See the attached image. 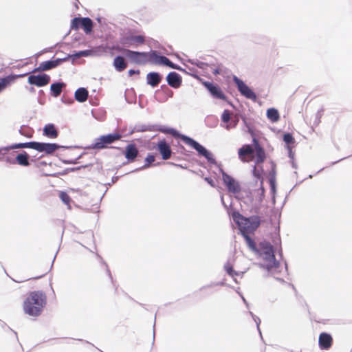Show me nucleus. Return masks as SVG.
<instances>
[{
  "label": "nucleus",
  "mask_w": 352,
  "mask_h": 352,
  "mask_svg": "<svg viewBox=\"0 0 352 352\" xmlns=\"http://www.w3.org/2000/svg\"><path fill=\"white\" fill-rule=\"evenodd\" d=\"M155 126H156L155 131H160L164 134H170L175 139L182 140L186 144L195 149L199 156L204 157L209 164L213 165L217 164L212 153L192 138L182 133L173 127L159 124H155Z\"/></svg>",
  "instance_id": "1"
},
{
  "label": "nucleus",
  "mask_w": 352,
  "mask_h": 352,
  "mask_svg": "<svg viewBox=\"0 0 352 352\" xmlns=\"http://www.w3.org/2000/svg\"><path fill=\"white\" fill-rule=\"evenodd\" d=\"M243 239L245 241L248 248L258 256H261L267 262H271L274 269L280 267V262L276 258V249L270 242L262 241L257 245L255 241L250 236L245 234Z\"/></svg>",
  "instance_id": "2"
},
{
  "label": "nucleus",
  "mask_w": 352,
  "mask_h": 352,
  "mask_svg": "<svg viewBox=\"0 0 352 352\" xmlns=\"http://www.w3.org/2000/svg\"><path fill=\"white\" fill-rule=\"evenodd\" d=\"M47 304V296L41 290L30 292L23 302V307L25 314L38 317L41 315Z\"/></svg>",
  "instance_id": "3"
},
{
  "label": "nucleus",
  "mask_w": 352,
  "mask_h": 352,
  "mask_svg": "<svg viewBox=\"0 0 352 352\" xmlns=\"http://www.w3.org/2000/svg\"><path fill=\"white\" fill-rule=\"evenodd\" d=\"M232 218L239 226V234L243 237V234L249 236L248 233H254L261 225L260 217L257 215L245 217L239 211H234L232 214Z\"/></svg>",
  "instance_id": "4"
},
{
  "label": "nucleus",
  "mask_w": 352,
  "mask_h": 352,
  "mask_svg": "<svg viewBox=\"0 0 352 352\" xmlns=\"http://www.w3.org/2000/svg\"><path fill=\"white\" fill-rule=\"evenodd\" d=\"M248 155L254 158L255 165H262L267 157L264 148L254 150L250 144H244L238 149L239 158L242 162H245L243 157Z\"/></svg>",
  "instance_id": "5"
},
{
  "label": "nucleus",
  "mask_w": 352,
  "mask_h": 352,
  "mask_svg": "<svg viewBox=\"0 0 352 352\" xmlns=\"http://www.w3.org/2000/svg\"><path fill=\"white\" fill-rule=\"evenodd\" d=\"M121 135L118 133H111L106 135H102L100 137L95 138L93 143L87 146L85 149H97L101 150L109 148V145L114 143L120 140Z\"/></svg>",
  "instance_id": "6"
},
{
  "label": "nucleus",
  "mask_w": 352,
  "mask_h": 352,
  "mask_svg": "<svg viewBox=\"0 0 352 352\" xmlns=\"http://www.w3.org/2000/svg\"><path fill=\"white\" fill-rule=\"evenodd\" d=\"M70 149L77 148L76 146H63L57 143L41 142L35 141L34 150L40 153H44L47 155H52L54 151L59 148Z\"/></svg>",
  "instance_id": "7"
},
{
  "label": "nucleus",
  "mask_w": 352,
  "mask_h": 352,
  "mask_svg": "<svg viewBox=\"0 0 352 352\" xmlns=\"http://www.w3.org/2000/svg\"><path fill=\"white\" fill-rule=\"evenodd\" d=\"M232 80L241 96L253 102L257 101L258 98L256 93L243 80L235 75L233 76Z\"/></svg>",
  "instance_id": "8"
},
{
  "label": "nucleus",
  "mask_w": 352,
  "mask_h": 352,
  "mask_svg": "<svg viewBox=\"0 0 352 352\" xmlns=\"http://www.w3.org/2000/svg\"><path fill=\"white\" fill-rule=\"evenodd\" d=\"M145 43V36L142 34H133L128 32L124 36L120 38V43L127 47H138Z\"/></svg>",
  "instance_id": "9"
},
{
  "label": "nucleus",
  "mask_w": 352,
  "mask_h": 352,
  "mask_svg": "<svg viewBox=\"0 0 352 352\" xmlns=\"http://www.w3.org/2000/svg\"><path fill=\"white\" fill-rule=\"evenodd\" d=\"M265 196V189L263 185L262 181H261V185H259V188L254 190V192L252 191H248L247 192V198L249 199L250 204L258 210L260 209Z\"/></svg>",
  "instance_id": "10"
},
{
  "label": "nucleus",
  "mask_w": 352,
  "mask_h": 352,
  "mask_svg": "<svg viewBox=\"0 0 352 352\" xmlns=\"http://www.w3.org/2000/svg\"><path fill=\"white\" fill-rule=\"evenodd\" d=\"M124 55L131 63L144 65L148 61V54L146 52L134 51L129 49L124 50Z\"/></svg>",
  "instance_id": "11"
},
{
  "label": "nucleus",
  "mask_w": 352,
  "mask_h": 352,
  "mask_svg": "<svg viewBox=\"0 0 352 352\" xmlns=\"http://www.w3.org/2000/svg\"><path fill=\"white\" fill-rule=\"evenodd\" d=\"M201 84L213 98L222 100L223 101L228 100V97L218 84L212 81L207 80H202Z\"/></svg>",
  "instance_id": "12"
},
{
  "label": "nucleus",
  "mask_w": 352,
  "mask_h": 352,
  "mask_svg": "<svg viewBox=\"0 0 352 352\" xmlns=\"http://www.w3.org/2000/svg\"><path fill=\"white\" fill-rule=\"evenodd\" d=\"M220 172L222 175L223 183L227 190L233 194L239 193L241 190V186L239 182L232 176L226 173L222 168H220Z\"/></svg>",
  "instance_id": "13"
},
{
  "label": "nucleus",
  "mask_w": 352,
  "mask_h": 352,
  "mask_svg": "<svg viewBox=\"0 0 352 352\" xmlns=\"http://www.w3.org/2000/svg\"><path fill=\"white\" fill-rule=\"evenodd\" d=\"M51 77L45 73L38 74H30L28 78V82L32 86L43 87L50 82Z\"/></svg>",
  "instance_id": "14"
},
{
  "label": "nucleus",
  "mask_w": 352,
  "mask_h": 352,
  "mask_svg": "<svg viewBox=\"0 0 352 352\" xmlns=\"http://www.w3.org/2000/svg\"><path fill=\"white\" fill-rule=\"evenodd\" d=\"M122 153L126 159V162L122 163V165L124 166L129 163L133 162L136 160L138 155V149L136 144L132 142L128 144Z\"/></svg>",
  "instance_id": "15"
},
{
  "label": "nucleus",
  "mask_w": 352,
  "mask_h": 352,
  "mask_svg": "<svg viewBox=\"0 0 352 352\" xmlns=\"http://www.w3.org/2000/svg\"><path fill=\"white\" fill-rule=\"evenodd\" d=\"M7 163L10 164H19L22 166H28L30 164V155L26 151H23L16 154L14 158H8Z\"/></svg>",
  "instance_id": "16"
},
{
  "label": "nucleus",
  "mask_w": 352,
  "mask_h": 352,
  "mask_svg": "<svg viewBox=\"0 0 352 352\" xmlns=\"http://www.w3.org/2000/svg\"><path fill=\"white\" fill-rule=\"evenodd\" d=\"M156 148L159 151L163 160H168L172 154L170 144L165 139L160 140L156 144Z\"/></svg>",
  "instance_id": "17"
},
{
  "label": "nucleus",
  "mask_w": 352,
  "mask_h": 352,
  "mask_svg": "<svg viewBox=\"0 0 352 352\" xmlns=\"http://www.w3.org/2000/svg\"><path fill=\"white\" fill-rule=\"evenodd\" d=\"M148 61L153 65H165L166 60H167V57L161 54L159 52L156 50H151L150 52H148Z\"/></svg>",
  "instance_id": "18"
},
{
  "label": "nucleus",
  "mask_w": 352,
  "mask_h": 352,
  "mask_svg": "<svg viewBox=\"0 0 352 352\" xmlns=\"http://www.w3.org/2000/svg\"><path fill=\"white\" fill-rule=\"evenodd\" d=\"M168 86L173 89H178L182 84V76L176 72H170L166 77Z\"/></svg>",
  "instance_id": "19"
},
{
  "label": "nucleus",
  "mask_w": 352,
  "mask_h": 352,
  "mask_svg": "<svg viewBox=\"0 0 352 352\" xmlns=\"http://www.w3.org/2000/svg\"><path fill=\"white\" fill-rule=\"evenodd\" d=\"M163 76L157 72H150L146 75V84L155 88L162 82Z\"/></svg>",
  "instance_id": "20"
},
{
  "label": "nucleus",
  "mask_w": 352,
  "mask_h": 352,
  "mask_svg": "<svg viewBox=\"0 0 352 352\" xmlns=\"http://www.w3.org/2000/svg\"><path fill=\"white\" fill-rule=\"evenodd\" d=\"M333 342V338L330 333L322 332L319 336L318 345L320 349L327 350L329 349Z\"/></svg>",
  "instance_id": "21"
},
{
  "label": "nucleus",
  "mask_w": 352,
  "mask_h": 352,
  "mask_svg": "<svg viewBox=\"0 0 352 352\" xmlns=\"http://www.w3.org/2000/svg\"><path fill=\"white\" fill-rule=\"evenodd\" d=\"M43 135L50 139H55L59 135V131L53 123L46 124L43 129Z\"/></svg>",
  "instance_id": "22"
},
{
  "label": "nucleus",
  "mask_w": 352,
  "mask_h": 352,
  "mask_svg": "<svg viewBox=\"0 0 352 352\" xmlns=\"http://www.w3.org/2000/svg\"><path fill=\"white\" fill-rule=\"evenodd\" d=\"M66 87V83L62 80L55 81L50 85V94L54 98H58L62 91L63 88Z\"/></svg>",
  "instance_id": "23"
},
{
  "label": "nucleus",
  "mask_w": 352,
  "mask_h": 352,
  "mask_svg": "<svg viewBox=\"0 0 352 352\" xmlns=\"http://www.w3.org/2000/svg\"><path fill=\"white\" fill-rule=\"evenodd\" d=\"M113 66L116 71L118 72H122L126 68L127 63L124 61L122 56L117 55L113 59Z\"/></svg>",
  "instance_id": "24"
},
{
  "label": "nucleus",
  "mask_w": 352,
  "mask_h": 352,
  "mask_svg": "<svg viewBox=\"0 0 352 352\" xmlns=\"http://www.w3.org/2000/svg\"><path fill=\"white\" fill-rule=\"evenodd\" d=\"M89 92L85 87L78 88L74 93V98L79 102H84L87 100Z\"/></svg>",
  "instance_id": "25"
},
{
  "label": "nucleus",
  "mask_w": 352,
  "mask_h": 352,
  "mask_svg": "<svg viewBox=\"0 0 352 352\" xmlns=\"http://www.w3.org/2000/svg\"><path fill=\"white\" fill-rule=\"evenodd\" d=\"M81 28L87 35L93 32L94 21L88 16L82 17Z\"/></svg>",
  "instance_id": "26"
},
{
  "label": "nucleus",
  "mask_w": 352,
  "mask_h": 352,
  "mask_svg": "<svg viewBox=\"0 0 352 352\" xmlns=\"http://www.w3.org/2000/svg\"><path fill=\"white\" fill-rule=\"evenodd\" d=\"M252 173L254 178L255 179L256 183L259 182V183L261 184V181H262L263 182H264V170L262 165H257V167L256 166V165L254 166L252 170Z\"/></svg>",
  "instance_id": "27"
},
{
  "label": "nucleus",
  "mask_w": 352,
  "mask_h": 352,
  "mask_svg": "<svg viewBox=\"0 0 352 352\" xmlns=\"http://www.w3.org/2000/svg\"><path fill=\"white\" fill-rule=\"evenodd\" d=\"M60 65V60L57 58H54V56L52 59L43 61L41 63V68L43 67L45 71H49L52 69H54Z\"/></svg>",
  "instance_id": "28"
},
{
  "label": "nucleus",
  "mask_w": 352,
  "mask_h": 352,
  "mask_svg": "<svg viewBox=\"0 0 352 352\" xmlns=\"http://www.w3.org/2000/svg\"><path fill=\"white\" fill-rule=\"evenodd\" d=\"M240 118H241V120L243 121V130L245 132L250 134L251 136L255 135L254 129L252 124L251 121L249 119H248L245 117V116L242 115V114H240Z\"/></svg>",
  "instance_id": "29"
},
{
  "label": "nucleus",
  "mask_w": 352,
  "mask_h": 352,
  "mask_svg": "<svg viewBox=\"0 0 352 352\" xmlns=\"http://www.w3.org/2000/svg\"><path fill=\"white\" fill-rule=\"evenodd\" d=\"M160 91H162L166 96V97L163 100L158 99L156 98V100L160 102H165L168 100V98L173 97V94H174L173 91L170 89H169L166 85H162L160 86V89H157L155 91V95L157 94L160 92Z\"/></svg>",
  "instance_id": "30"
},
{
  "label": "nucleus",
  "mask_w": 352,
  "mask_h": 352,
  "mask_svg": "<svg viewBox=\"0 0 352 352\" xmlns=\"http://www.w3.org/2000/svg\"><path fill=\"white\" fill-rule=\"evenodd\" d=\"M155 155H156V154L148 153V155H146V157L144 159V162H145L143 166H142L141 167L137 168L135 170H132L131 173L138 172V171L146 169V168H148L149 166H151V164L154 162L155 160Z\"/></svg>",
  "instance_id": "31"
},
{
  "label": "nucleus",
  "mask_w": 352,
  "mask_h": 352,
  "mask_svg": "<svg viewBox=\"0 0 352 352\" xmlns=\"http://www.w3.org/2000/svg\"><path fill=\"white\" fill-rule=\"evenodd\" d=\"M267 118L272 122H277L280 120V114L277 109L274 107L269 108L266 112Z\"/></svg>",
  "instance_id": "32"
},
{
  "label": "nucleus",
  "mask_w": 352,
  "mask_h": 352,
  "mask_svg": "<svg viewBox=\"0 0 352 352\" xmlns=\"http://www.w3.org/2000/svg\"><path fill=\"white\" fill-rule=\"evenodd\" d=\"M35 146V141H30L27 142H19L14 143L11 145H9V148L10 150L16 149V148H32L34 150Z\"/></svg>",
  "instance_id": "33"
},
{
  "label": "nucleus",
  "mask_w": 352,
  "mask_h": 352,
  "mask_svg": "<svg viewBox=\"0 0 352 352\" xmlns=\"http://www.w3.org/2000/svg\"><path fill=\"white\" fill-rule=\"evenodd\" d=\"M155 124H136L131 131L133 132H145V131H155Z\"/></svg>",
  "instance_id": "34"
},
{
  "label": "nucleus",
  "mask_w": 352,
  "mask_h": 352,
  "mask_svg": "<svg viewBox=\"0 0 352 352\" xmlns=\"http://www.w3.org/2000/svg\"><path fill=\"white\" fill-rule=\"evenodd\" d=\"M34 129L30 126L22 125L19 130V133L28 138H31L34 134Z\"/></svg>",
  "instance_id": "35"
},
{
  "label": "nucleus",
  "mask_w": 352,
  "mask_h": 352,
  "mask_svg": "<svg viewBox=\"0 0 352 352\" xmlns=\"http://www.w3.org/2000/svg\"><path fill=\"white\" fill-rule=\"evenodd\" d=\"M283 140L285 144V146H292L296 142L293 135L290 133H285L283 135Z\"/></svg>",
  "instance_id": "36"
},
{
  "label": "nucleus",
  "mask_w": 352,
  "mask_h": 352,
  "mask_svg": "<svg viewBox=\"0 0 352 352\" xmlns=\"http://www.w3.org/2000/svg\"><path fill=\"white\" fill-rule=\"evenodd\" d=\"M82 17L75 16L71 20L70 29L78 30L81 28Z\"/></svg>",
  "instance_id": "37"
},
{
  "label": "nucleus",
  "mask_w": 352,
  "mask_h": 352,
  "mask_svg": "<svg viewBox=\"0 0 352 352\" xmlns=\"http://www.w3.org/2000/svg\"><path fill=\"white\" fill-rule=\"evenodd\" d=\"M27 75H30V72H26V73H24V74H10V75H8L6 77L7 81L8 82L9 85H10L11 84H12L14 82H15L16 80H17L18 78H23Z\"/></svg>",
  "instance_id": "38"
},
{
  "label": "nucleus",
  "mask_w": 352,
  "mask_h": 352,
  "mask_svg": "<svg viewBox=\"0 0 352 352\" xmlns=\"http://www.w3.org/2000/svg\"><path fill=\"white\" fill-rule=\"evenodd\" d=\"M239 121V118L236 117L234 118H231L229 123L226 124H221V126L223 128H225L226 130H230L231 129L236 128L238 125Z\"/></svg>",
  "instance_id": "39"
},
{
  "label": "nucleus",
  "mask_w": 352,
  "mask_h": 352,
  "mask_svg": "<svg viewBox=\"0 0 352 352\" xmlns=\"http://www.w3.org/2000/svg\"><path fill=\"white\" fill-rule=\"evenodd\" d=\"M59 198L65 205H69L72 201L71 197L65 191L59 192Z\"/></svg>",
  "instance_id": "40"
},
{
  "label": "nucleus",
  "mask_w": 352,
  "mask_h": 352,
  "mask_svg": "<svg viewBox=\"0 0 352 352\" xmlns=\"http://www.w3.org/2000/svg\"><path fill=\"white\" fill-rule=\"evenodd\" d=\"M164 66L178 71L186 72V70L184 69H183L179 65L172 62L169 58H167V60H166V64Z\"/></svg>",
  "instance_id": "41"
},
{
  "label": "nucleus",
  "mask_w": 352,
  "mask_h": 352,
  "mask_svg": "<svg viewBox=\"0 0 352 352\" xmlns=\"http://www.w3.org/2000/svg\"><path fill=\"white\" fill-rule=\"evenodd\" d=\"M86 153L83 152L75 159L71 160H61V162L65 164H77L80 163V160L82 157Z\"/></svg>",
  "instance_id": "42"
},
{
  "label": "nucleus",
  "mask_w": 352,
  "mask_h": 352,
  "mask_svg": "<svg viewBox=\"0 0 352 352\" xmlns=\"http://www.w3.org/2000/svg\"><path fill=\"white\" fill-rule=\"evenodd\" d=\"M270 187V192L272 195H276V179L273 177L272 178L268 179Z\"/></svg>",
  "instance_id": "43"
},
{
  "label": "nucleus",
  "mask_w": 352,
  "mask_h": 352,
  "mask_svg": "<svg viewBox=\"0 0 352 352\" xmlns=\"http://www.w3.org/2000/svg\"><path fill=\"white\" fill-rule=\"evenodd\" d=\"M92 166H93V163L90 162V163H88L86 164L79 166L67 168V170H69V173L76 172V171L80 170L81 169H85L87 168H89Z\"/></svg>",
  "instance_id": "44"
},
{
  "label": "nucleus",
  "mask_w": 352,
  "mask_h": 352,
  "mask_svg": "<svg viewBox=\"0 0 352 352\" xmlns=\"http://www.w3.org/2000/svg\"><path fill=\"white\" fill-rule=\"evenodd\" d=\"M230 119L231 117L230 111L228 109H225L221 116V120L222 122L226 123V124H228Z\"/></svg>",
  "instance_id": "45"
},
{
  "label": "nucleus",
  "mask_w": 352,
  "mask_h": 352,
  "mask_svg": "<svg viewBox=\"0 0 352 352\" xmlns=\"http://www.w3.org/2000/svg\"><path fill=\"white\" fill-rule=\"evenodd\" d=\"M224 270L228 275L231 277H233V274H235V270L233 268V266L228 261L224 265Z\"/></svg>",
  "instance_id": "46"
},
{
  "label": "nucleus",
  "mask_w": 352,
  "mask_h": 352,
  "mask_svg": "<svg viewBox=\"0 0 352 352\" xmlns=\"http://www.w3.org/2000/svg\"><path fill=\"white\" fill-rule=\"evenodd\" d=\"M190 62L191 64L196 65L198 68L201 69H204L206 68V67L208 66V64L207 63L200 61L199 60H191Z\"/></svg>",
  "instance_id": "47"
},
{
  "label": "nucleus",
  "mask_w": 352,
  "mask_h": 352,
  "mask_svg": "<svg viewBox=\"0 0 352 352\" xmlns=\"http://www.w3.org/2000/svg\"><path fill=\"white\" fill-rule=\"evenodd\" d=\"M9 145L6 146L0 147V161H3L4 157L10 151Z\"/></svg>",
  "instance_id": "48"
},
{
  "label": "nucleus",
  "mask_w": 352,
  "mask_h": 352,
  "mask_svg": "<svg viewBox=\"0 0 352 352\" xmlns=\"http://www.w3.org/2000/svg\"><path fill=\"white\" fill-rule=\"evenodd\" d=\"M322 109H320L317 111V113L315 114L314 120L313 122V125L316 126H318L320 122V119L322 118Z\"/></svg>",
  "instance_id": "49"
},
{
  "label": "nucleus",
  "mask_w": 352,
  "mask_h": 352,
  "mask_svg": "<svg viewBox=\"0 0 352 352\" xmlns=\"http://www.w3.org/2000/svg\"><path fill=\"white\" fill-rule=\"evenodd\" d=\"M272 242L274 243V245H272L274 248H278L281 246V239L279 233L276 234L273 237Z\"/></svg>",
  "instance_id": "50"
},
{
  "label": "nucleus",
  "mask_w": 352,
  "mask_h": 352,
  "mask_svg": "<svg viewBox=\"0 0 352 352\" xmlns=\"http://www.w3.org/2000/svg\"><path fill=\"white\" fill-rule=\"evenodd\" d=\"M226 285V283L224 281H219V282H212L207 285H204L200 288V290H202L205 288H209L214 286H225Z\"/></svg>",
  "instance_id": "51"
},
{
  "label": "nucleus",
  "mask_w": 352,
  "mask_h": 352,
  "mask_svg": "<svg viewBox=\"0 0 352 352\" xmlns=\"http://www.w3.org/2000/svg\"><path fill=\"white\" fill-rule=\"evenodd\" d=\"M10 85L7 81L6 77L0 78V93L2 92L6 88L9 87Z\"/></svg>",
  "instance_id": "52"
},
{
  "label": "nucleus",
  "mask_w": 352,
  "mask_h": 352,
  "mask_svg": "<svg viewBox=\"0 0 352 352\" xmlns=\"http://www.w3.org/2000/svg\"><path fill=\"white\" fill-rule=\"evenodd\" d=\"M69 173V170H67V168H66L65 170H63L61 172H58V173H45V175L57 177L60 175H65L68 174Z\"/></svg>",
  "instance_id": "53"
},
{
  "label": "nucleus",
  "mask_w": 352,
  "mask_h": 352,
  "mask_svg": "<svg viewBox=\"0 0 352 352\" xmlns=\"http://www.w3.org/2000/svg\"><path fill=\"white\" fill-rule=\"evenodd\" d=\"M37 101L40 104H45V92L43 91V90L41 89L38 91V96L37 98Z\"/></svg>",
  "instance_id": "54"
},
{
  "label": "nucleus",
  "mask_w": 352,
  "mask_h": 352,
  "mask_svg": "<svg viewBox=\"0 0 352 352\" xmlns=\"http://www.w3.org/2000/svg\"><path fill=\"white\" fill-rule=\"evenodd\" d=\"M78 54L79 55V57H80V56L87 57V56H91L93 54V52H92L91 50H84L78 51Z\"/></svg>",
  "instance_id": "55"
},
{
  "label": "nucleus",
  "mask_w": 352,
  "mask_h": 352,
  "mask_svg": "<svg viewBox=\"0 0 352 352\" xmlns=\"http://www.w3.org/2000/svg\"><path fill=\"white\" fill-rule=\"evenodd\" d=\"M250 145L253 147L254 150H258L259 149V148H263L260 145L258 140L254 135L252 136V144Z\"/></svg>",
  "instance_id": "56"
},
{
  "label": "nucleus",
  "mask_w": 352,
  "mask_h": 352,
  "mask_svg": "<svg viewBox=\"0 0 352 352\" xmlns=\"http://www.w3.org/2000/svg\"><path fill=\"white\" fill-rule=\"evenodd\" d=\"M259 266L267 272H270L272 269H274L271 262H268L267 264H260Z\"/></svg>",
  "instance_id": "57"
},
{
  "label": "nucleus",
  "mask_w": 352,
  "mask_h": 352,
  "mask_svg": "<svg viewBox=\"0 0 352 352\" xmlns=\"http://www.w3.org/2000/svg\"><path fill=\"white\" fill-rule=\"evenodd\" d=\"M288 151V157L291 160L294 159L295 153L292 151V146H285Z\"/></svg>",
  "instance_id": "58"
},
{
  "label": "nucleus",
  "mask_w": 352,
  "mask_h": 352,
  "mask_svg": "<svg viewBox=\"0 0 352 352\" xmlns=\"http://www.w3.org/2000/svg\"><path fill=\"white\" fill-rule=\"evenodd\" d=\"M204 180L211 186L214 187L215 186V182L214 180L211 178L210 177H204Z\"/></svg>",
  "instance_id": "59"
},
{
  "label": "nucleus",
  "mask_w": 352,
  "mask_h": 352,
  "mask_svg": "<svg viewBox=\"0 0 352 352\" xmlns=\"http://www.w3.org/2000/svg\"><path fill=\"white\" fill-rule=\"evenodd\" d=\"M254 321L255 322L256 324V327H257V330L260 334V336L262 338V334H261V329H260V324H261V320L260 318L257 316L254 319H253Z\"/></svg>",
  "instance_id": "60"
},
{
  "label": "nucleus",
  "mask_w": 352,
  "mask_h": 352,
  "mask_svg": "<svg viewBox=\"0 0 352 352\" xmlns=\"http://www.w3.org/2000/svg\"><path fill=\"white\" fill-rule=\"evenodd\" d=\"M276 165L274 163L272 162V167L271 170L270 171V177L272 178V177L276 179Z\"/></svg>",
  "instance_id": "61"
},
{
  "label": "nucleus",
  "mask_w": 352,
  "mask_h": 352,
  "mask_svg": "<svg viewBox=\"0 0 352 352\" xmlns=\"http://www.w3.org/2000/svg\"><path fill=\"white\" fill-rule=\"evenodd\" d=\"M16 156L15 155V152L14 151H12V150L8 153L6 155V156L4 157V160L3 161H5L6 162H7V159L8 158H14Z\"/></svg>",
  "instance_id": "62"
},
{
  "label": "nucleus",
  "mask_w": 352,
  "mask_h": 352,
  "mask_svg": "<svg viewBox=\"0 0 352 352\" xmlns=\"http://www.w3.org/2000/svg\"><path fill=\"white\" fill-rule=\"evenodd\" d=\"M71 57H72V56H69V54H67L64 57L57 58V59L60 60V65L63 62L70 60Z\"/></svg>",
  "instance_id": "63"
},
{
  "label": "nucleus",
  "mask_w": 352,
  "mask_h": 352,
  "mask_svg": "<svg viewBox=\"0 0 352 352\" xmlns=\"http://www.w3.org/2000/svg\"><path fill=\"white\" fill-rule=\"evenodd\" d=\"M140 71L139 69H131L128 71L129 76H132L134 74H140Z\"/></svg>",
  "instance_id": "64"
}]
</instances>
